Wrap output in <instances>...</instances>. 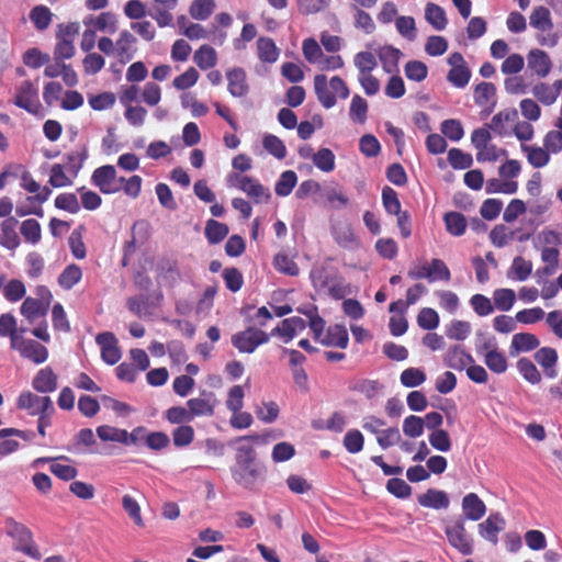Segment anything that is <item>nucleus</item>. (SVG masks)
I'll use <instances>...</instances> for the list:
<instances>
[{"label": "nucleus", "instance_id": "62", "mask_svg": "<svg viewBox=\"0 0 562 562\" xmlns=\"http://www.w3.org/2000/svg\"><path fill=\"white\" fill-rule=\"evenodd\" d=\"M405 76L407 79L420 82L426 79L428 68L425 63L419 60H409L404 67Z\"/></svg>", "mask_w": 562, "mask_h": 562}, {"label": "nucleus", "instance_id": "10", "mask_svg": "<svg viewBox=\"0 0 562 562\" xmlns=\"http://www.w3.org/2000/svg\"><path fill=\"white\" fill-rule=\"evenodd\" d=\"M95 342L101 348V358L105 363L113 366L119 362L121 359V350L113 333L103 331L98 334Z\"/></svg>", "mask_w": 562, "mask_h": 562}, {"label": "nucleus", "instance_id": "7", "mask_svg": "<svg viewBox=\"0 0 562 562\" xmlns=\"http://www.w3.org/2000/svg\"><path fill=\"white\" fill-rule=\"evenodd\" d=\"M16 407L27 411L32 416L43 414L44 412H55L54 404L48 396H40L31 391H23L18 400Z\"/></svg>", "mask_w": 562, "mask_h": 562}, {"label": "nucleus", "instance_id": "20", "mask_svg": "<svg viewBox=\"0 0 562 562\" xmlns=\"http://www.w3.org/2000/svg\"><path fill=\"white\" fill-rule=\"evenodd\" d=\"M257 57L262 64H273L279 59L280 48L271 37L260 36L256 42Z\"/></svg>", "mask_w": 562, "mask_h": 562}, {"label": "nucleus", "instance_id": "29", "mask_svg": "<svg viewBox=\"0 0 562 562\" xmlns=\"http://www.w3.org/2000/svg\"><path fill=\"white\" fill-rule=\"evenodd\" d=\"M529 20L530 25L540 32H551L553 29L551 12L547 7L539 5L533 8Z\"/></svg>", "mask_w": 562, "mask_h": 562}, {"label": "nucleus", "instance_id": "14", "mask_svg": "<svg viewBox=\"0 0 562 562\" xmlns=\"http://www.w3.org/2000/svg\"><path fill=\"white\" fill-rule=\"evenodd\" d=\"M306 321L299 316H293L290 318L283 319L279 326L272 329L270 333L271 336L279 335L283 337L284 342L291 341L296 334L303 331L306 328Z\"/></svg>", "mask_w": 562, "mask_h": 562}, {"label": "nucleus", "instance_id": "57", "mask_svg": "<svg viewBox=\"0 0 562 562\" xmlns=\"http://www.w3.org/2000/svg\"><path fill=\"white\" fill-rule=\"evenodd\" d=\"M425 423L423 417L407 416L403 422V432L409 438H417L424 434Z\"/></svg>", "mask_w": 562, "mask_h": 562}, {"label": "nucleus", "instance_id": "37", "mask_svg": "<svg viewBox=\"0 0 562 562\" xmlns=\"http://www.w3.org/2000/svg\"><path fill=\"white\" fill-rule=\"evenodd\" d=\"M82 278V271L79 266L68 265L58 276V284L65 289H72Z\"/></svg>", "mask_w": 562, "mask_h": 562}, {"label": "nucleus", "instance_id": "25", "mask_svg": "<svg viewBox=\"0 0 562 562\" xmlns=\"http://www.w3.org/2000/svg\"><path fill=\"white\" fill-rule=\"evenodd\" d=\"M418 504L426 508L442 509L449 506V497L446 492L429 488L417 498Z\"/></svg>", "mask_w": 562, "mask_h": 562}, {"label": "nucleus", "instance_id": "13", "mask_svg": "<svg viewBox=\"0 0 562 562\" xmlns=\"http://www.w3.org/2000/svg\"><path fill=\"white\" fill-rule=\"evenodd\" d=\"M32 387L38 393H53L58 387V375L50 367L42 368L32 379Z\"/></svg>", "mask_w": 562, "mask_h": 562}, {"label": "nucleus", "instance_id": "43", "mask_svg": "<svg viewBox=\"0 0 562 562\" xmlns=\"http://www.w3.org/2000/svg\"><path fill=\"white\" fill-rule=\"evenodd\" d=\"M484 362L491 371L497 374L504 373L508 367L506 357L498 350L485 352Z\"/></svg>", "mask_w": 562, "mask_h": 562}, {"label": "nucleus", "instance_id": "46", "mask_svg": "<svg viewBox=\"0 0 562 562\" xmlns=\"http://www.w3.org/2000/svg\"><path fill=\"white\" fill-rule=\"evenodd\" d=\"M519 373L531 384H538L541 381V374L535 363L528 358H520L517 361Z\"/></svg>", "mask_w": 562, "mask_h": 562}, {"label": "nucleus", "instance_id": "9", "mask_svg": "<svg viewBox=\"0 0 562 562\" xmlns=\"http://www.w3.org/2000/svg\"><path fill=\"white\" fill-rule=\"evenodd\" d=\"M218 401L212 391L202 390L198 397H192L187 402L192 418L212 417Z\"/></svg>", "mask_w": 562, "mask_h": 562}, {"label": "nucleus", "instance_id": "60", "mask_svg": "<svg viewBox=\"0 0 562 562\" xmlns=\"http://www.w3.org/2000/svg\"><path fill=\"white\" fill-rule=\"evenodd\" d=\"M199 78V71L194 67H189L183 74L173 79L172 86L177 90H187L193 87L198 82Z\"/></svg>", "mask_w": 562, "mask_h": 562}, {"label": "nucleus", "instance_id": "52", "mask_svg": "<svg viewBox=\"0 0 562 562\" xmlns=\"http://www.w3.org/2000/svg\"><path fill=\"white\" fill-rule=\"evenodd\" d=\"M97 435L102 441L125 442L126 430L109 425H101L97 428Z\"/></svg>", "mask_w": 562, "mask_h": 562}, {"label": "nucleus", "instance_id": "6", "mask_svg": "<svg viewBox=\"0 0 562 562\" xmlns=\"http://www.w3.org/2000/svg\"><path fill=\"white\" fill-rule=\"evenodd\" d=\"M13 103L18 108H21L31 114H37L41 108L38 89L30 80L22 81L16 88Z\"/></svg>", "mask_w": 562, "mask_h": 562}, {"label": "nucleus", "instance_id": "27", "mask_svg": "<svg viewBox=\"0 0 562 562\" xmlns=\"http://www.w3.org/2000/svg\"><path fill=\"white\" fill-rule=\"evenodd\" d=\"M135 43L136 37L128 31L124 30L120 33L115 46L116 55L121 61H130L134 57L136 52V48L134 47Z\"/></svg>", "mask_w": 562, "mask_h": 562}, {"label": "nucleus", "instance_id": "2", "mask_svg": "<svg viewBox=\"0 0 562 562\" xmlns=\"http://www.w3.org/2000/svg\"><path fill=\"white\" fill-rule=\"evenodd\" d=\"M271 335L254 326L232 336L233 346L241 353H252L260 345L267 344Z\"/></svg>", "mask_w": 562, "mask_h": 562}, {"label": "nucleus", "instance_id": "23", "mask_svg": "<svg viewBox=\"0 0 562 562\" xmlns=\"http://www.w3.org/2000/svg\"><path fill=\"white\" fill-rule=\"evenodd\" d=\"M314 90L317 95V100L325 109H331L335 106L337 102L336 95L330 89L325 75H316L314 77Z\"/></svg>", "mask_w": 562, "mask_h": 562}, {"label": "nucleus", "instance_id": "50", "mask_svg": "<svg viewBox=\"0 0 562 562\" xmlns=\"http://www.w3.org/2000/svg\"><path fill=\"white\" fill-rule=\"evenodd\" d=\"M25 294L26 288L21 280L12 279L3 286V295L11 303L22 300Z\"/></svg>", "mask_w": 562, "mask_h": 562}, {"label": "nucleus", "instance_id": "11", "mask_svg": "<svg viewBox=\"0 0 562 562\" xmlns=\"http://www.w3.org/2000/svg\"><path fill=\"white\" fill-rule=\"evenodd\" d=\"M227 90L236 98L246 97L249 92L247 74L241 67H234L226 71Z\"/></svg>", "mask_w": 562, "mask_h": 562}, {"label": "nucleus", "instance_id": "35", "mask_svg": "<svg viewBox=\"0 0 562 562\" xmlns=\"http://www.w3.org/2000/svg\"><path fill=\"white\" fill-rule=\"evenodd\" d=\"M446 229L453 236H462L467 229V220L462 213L448 212L443 216Z\"/></svg>", "mask_w": 562, "mask_h": 562}, {"label": "nucleus", "instance_id": "56", "mask_svg": "<svg viewBox=\"0 0 562 562\" xmlns=\"http://www.w3.org/2000/svg\"><path fill=\"white\" fill-rule=\"evenodd\" d=\"M335 241L342 248L353 249L358 246V239L350 226H342L334 232Z\"/></svg>", "mask_w": 562, "mask_h": 562}, {"label": "nucleus", "instance_id": "31", "mask_svg": "<svg viewBox=\"0 0 562 562\" xmlns=\"http://www.w3.org/2000/svg\"><path fill=\"white\" fill-rule=\"evenodd\" d=\"M54 14L52 11L43 4L35 5L31 9L29 18L31 22L33 23L34 27L43 32L48 29L53 21Z\"/></svg>", "mask_w": 562, "mask_h": 562}, {"label": "nucleus", "instance_id": "38", "mask_svg": "<svg viewBox=\"0 0 562 562\" xmlns=\"http://www.w3.org/2000/svg\"><path fill=\"white\" fill-rule=\"evenodd\" d=\"M20 233L24 240L32 245H36L42 238V228L37 220L29 218L21 223Z\"/></svg>", "mask_w": 562, "mask_h": 562}, {"label": "nucleus", "instance_id": "15", "mask_svg": "<svg viewBox=\"0 0 562 562\" xmlns=\"http://www.w3.org/2000/svg\"><path fill=\"white\" fill-rule=\"evenodd\" d=\"M496 87L492 82H480L474 87V102L480 108H485L491 113L496 104L495 101Z\"/></svg>", "mask_w": 562, "mask_h": 562}, {"label": "nucleus", "instance_id": "41", "mask_svg": "<svg viewBox=\"0 0 562 562\" xmlns=\"http://www.w3.org/2000/svg\"><path fill=\"white\" fill-rule=\"evenodd\" d=\"M495 307L499 311H509L516 302V293L513 289H497L493 293Z\"/></svg>", "mask_w": 562, "mask_h": 562}, {"label": "nucleus", "instance_id": "24", "mask_svg": "<svg viewBox=\"0 0 562 562\" xmlns=\"http://www.w3.org/2000/svg\"><path fill=\"white\" fill-rule=\"evenodd\" d=\"M462 509L468 519L476 521L485 515L486 506L475 493H470L462 499Z\"/></svg>", "mask_w": 562, "mask_h": 562}, {"label": "nucleus", "instance_id": "47", "mask_svg": "<svg viewBox=\"0 0 562 562\" xmlns=\"http://www.w3.org/2000/svg\"><path fill=\"white\" fill-rule=\"evenodd\" d=\"M532 93L544 105L553 104L558 99V90L552 86L540 82L532 88Z\"/></svg>", "mask_w": 562, "mask_h": 562}, {"label": "nucleus", "instance_id": "12", "mask_svg": "<svg viewBox=\"0 0 562 562\" xmlns=\"http://www.w3.org/2000/svg\"><path fill=\"white\" fill-rule=\"evenodd\" d=\"M238 188L245 192L255 203L268 202L271 194L258 180L248 176L238 177Z\"/></svg>", "mask_w": 562, "mask_h": 562}, {"label": "nucleus", "instance_id": "48", "mask_svg": "<svg viewBox=\"0 0 562 562\" xmlns=\"http://www.w3.org/2000/svg\"><path fill=\"white\" fill-rule=\"evenodd\" d=\"M172 441L177 448L188 447L194 439V429L190 425H180L172 430Z\"/></svg>", "mask_w": 562, "mask_h": 562}, {"label": "nucleus", "instance_id": "39", "mask_svg": "<svg viewBox=\"0 0 562 562\" xmlns=\"http://www.w3.org/2000/svg\"><path fill=\"white\" fill-rule=\"evenodd\" d=\"M485 190L488 194L492 193H505V194H514L518 190V182L515 180L507 179H488L486 182Z\"/></svg>", "mask_w": 562, "mask_h": 562}, {"label": "nucleus", "instance_id": "54", "mask_svg": "<svg viewBox=\"0 0 562 562\" xmlns=\"http://www.w3.org/2000/svg\"><path fill=\"white\" fill-rule=\"evenodd\" d=\"M115 94L110 91H105L97 95H90L88 98V103L94 111H103L111 109L115 104Z\"/></svg>", "mask_w": 562, "mask_h": 562}, {"label": "nucleus", "instance_id": "53", "mask_svg": "<svg viewBox=\"0 0 562 562\" xmlns=\"http://www.w3.org/2000/svg\"><path fill=\"white\" fill-rule=\"evenodd\" d=\"M448 161L453 169H468L472 166L473 158L471 154L459 148H451L448 151Z\"/></svg>", "mask_w": 562, "mask_h": 562}, {"label": "nucleus", "instance_id": "64", "mask_svg": "<svg viewBox=\"0 0 562 562\" xmlns=\"http://www.w3.org/2000/svg\"><path fill=\"white\" fill-rule=\"evenodd\" d=\"M222 277L226 288L232 292L239 291L244 284V277L241 272L235 267L225 268L223 270Z\"/></svg>", "mask_w": 562, "mask_h": 562}, {"label": "nucleus", "instance_id": "63", "mask_svg": "<svg viewBox=\"0 0 562 562\" xmlns=\"http://www.w3.org/2000/svg\"><path fill=\"white\" fill-rule=\"evenodd\" d=\"M274 268L286 276H297L300 269L296 262L285 254H278L273 260Z\"/></svg>", "mask_w": 562, "mask_h": 562}, {"label": "nucleus", "instance_id": "45", "mask_svg": "<svg viewBox=\"0 0 562 562\" xmlns=\"http://www.w3.org/2000/svg\"><path fill=\"white\" fill-rule=\"evenodd\" d=\"M312 160L324 172H330L335 169V155L329 148H321L313 154Z\"/></svg>", "mask_w": 562, "mask_h": 562}, {"label": "nucleus", "instance_id": "36", "mask_svg": "<svg viewBox=\"0 0 562 562\" xmlns=\"http://www.w3.org/2000/svg\"><path fill=\"white\" fill-rule=\"evenodd\" d=\"M425 19L438 31L443 30L448 23L445 10L440 5L431 2L426 4Z\"/></svg>", "mask_w": 562, "mask_h": 562}, {"label": "nucleus", "instance_id": "16", "mask_svg": "<svg viewBox=\"0 0 562 562\" xmlns=\"http://www.w3.org/2000/svg\"><path fill=\"white\" fill-rule=\"evenodd\" d=\"M323 346L345 349L349 344V335L344 325L335 324L326 329L325 335L319 339Z\"/></svg>", "mask_w": 562, "mask_h": 562}, {"label": "nucleus", "instance_id": "4", "mask_svg": "<svg viewBox=\"0 0 562 562\" xmlns=\"http://www.w3.org/2000/svg\"><path fill=\"white\" fill-rule=\"evenodd\" d=\"M124 177H117L116 169L112 165L101 166L92 172L91 182L103 194H114L121 191Z\"/></svg>", "mask_w": 562, "mask_h": 562}, {"label": "nucleus", "instance_id": "5", "mask_svg": "<svg viewBox=\"0 0 562 562\" xmlns=\"http://www.w3.org/2000/svg\"><path fill=\"white\" fill-rule=\"evenodd\" d=\"M445 532L449 543L461 554H472L473 541L465 530L464 520L462 518H458L451 524H448L445 528Z\"/></svg>", "mask_w": 562, "mask_h": 562}, {"label": "nucleus", "instance_id": "59", "mask_svg": "<svg viewBox=\"0 0 562 562\" xmlns=\"http://www.w3.org/2000/svg\"><path fill=\"white\" fill-rule=\"evenodd\" d=\"M440 130L443 136L452 142L460 140L464 135V130L461 122L454 119L442 121Z\"/></svg>", "mask_w": 562, "mask_h": 562}, {"label": "nucleus", "instance_id": "55", "mask_svg": "<svg viewBox=\"0 0 562 562\" xmlns=\"http://www.w3.org/2000/svg\"><path fill=\"white\" fill-rule=\"evenodd\" d=\"M401 383L406 387H416L426 381V374L418 368H407L400 376Z\"/></svg>", "mask_w": 562, "mask_h": 562}, {"label": "nucleus", "instance_id": "33", "mask_svg": "<svg viewBox=\"0 0 562 562\" xmlns=\"http://www.w3.org/2000/svg\"><path fill=\"white\" fill-rule=\"evenodd\" d=\"M401 50L393 46H383L378 50L384 71L392 74L397 71Z\"/></svg>", "mask_w": 562, "mask_h": 562}, {"label": "nucleus", "instance_id": "44", "mask_svg": "<svg viewBox=\"0 0 562 562\" xmlns=\"http://www.w3.org/2000/svg\"><path fill=\"white\" fill-rule=\"evenodd\" d=\"M297 182V176L293 170L283 171L276 183L274 191L279 196L289 195Z\"/></svg>", "mask_w": 562, "mask_h": 562}, {"label": "nucleus", "instance_id": "30", "mask_svg": "<svg viewBox=\"0 0 562 562\" xmlns=\"http://www.w3.org/2000/svg\"><path fill=\"white\" fill-rule=\"evenodd\" d=\"M560 251L555 247H546L541 251V260L544 267L537 271L538 276L550 277L554 274L559 267Z\"/></svg>", "mask_w": 562, "mask_h": 562}, {"label": "nucleus", "instance_id": "19", "mask_svg": "<svg viewBox=\"0 0 562 562\" xmlns=\"http://www.w3.org/2000/svg\"><path fill=\"white\" fill-rule=\"evenodd\" d=\"M528 68L538 77H546L551 68L552 61L550 56L541 49H531L527 56Z\"/></svg>", "mask_w": 562, "mask_h": 562}, {"label": "nucleus", "instance_id": "8", "mask_svg": "<svg viewBox=\"0 0 562 562\" xmlns=\"http://www.w3.org/2000/svg\"><path fill=\"white\" fill-rule=\"evenodd\" d=\"M13 349L18 350L21 357L35 364L44 363L48 359V349L41 342L33 339L13 338Z\"/></svg>", "mask_w": 562, "mask_h": 562}, {"label": "nucleus", "instance_id": "18", "mask_svg": "<svg viewBox=\"0 0 562 562\" xmlns=\"http://www.w3.org/2000/svg\"><path fill=\"white\" fill-rule=\"evenodd\" d=\"M19 221L9 216L1 223L0 245L7 249L14 250L20 246V237L16 233Z\"/></svg>", "mask_w": 562, "mask_h": 562}, {"label": "nucleus", "instance_id": "1", "mask_svg": "<svg viewBox=\"0 0 562 562\" xmlns=\"http://www.w3.org/2000/svg\"><path fill=\"white\" fill-rule=\"evenodd\" d=\"M265 442V437L258 434L239 436L229 445L236 446L235 464L231 468L232 477L241 487L255 491L260 482L266 480V467L257 460L254 443Z\"/></svg>", "mask_w": 562, "mask_h": 562}, {"label": "nucleus", "instance_id": "3", "mask_svg": "<svg viewBox=\"0 0 562 562\" xmlns=\"http://www.w3.org/2000/svg\"><path fill=\"white\" fill-rule=\"evenodd\" d=\"M36 291L40 297H26L20 307L21 314L30 323L47 314L53 299L50 291L44 285L38 286Z\"/></svg>", "mask_w": 562, "mask_h": 562}, {"label": "nucleus", "instance_id": "22", "mask_svg": "<svg viewBox=\"0 0 562 562\" xmlns=\"http://www.w3.org/2000/svg\"><path fill=\"white\" fill-rule=\"evenodd\" d=\"M445 363L454 370L462 371L474 363L473 357L460 346L450 347L445 356Z\"/></svg>", "mask_w": 562, "mask_h": 562}, {"label": "nucleus", "instance_id": "34", "mask_svg": "<svg viewBox=\"0 0 562 562\" xmlns=\"http://www.w3.org/2000/svg\"><path fill=\"white\" fill-rule=\"evenodd\" d=\"M229 233V228L225 223L216 220H209L205 224L204 234L207 241L212 245L221 243Z\"/></svg>", "mask_w": 562, "mask_h": 562}, {"label": "nucleus", "instance_id": "40", "mask_svg": "<svg viewBox=\"0 0 562 562\" xmlns=\"http://www.w3.org/2000/svg\"><path fill=\"white\" fill-rule=\"evenodd\" d=\"M83 231L85 227L80 225L71 232L68 238L70 251L77 259H85L87 256L86 245L83 243Z\"/></svg>", "mask_w": 562, "mask_h": 562}, {"label": "nucleus", "instance_id": "32", "mask_svg": "<svg viewBox=\"0 0 562 562\" xmlns=\"http://www.w3.org/2000/svg\"><path fill=\"white\" fill-rule=\"evenodd\" d=\"M193 61L202 69L213 68L217 64V53L210 45H202L193 55Z\"/></svg>", "mask_w": 562, "mask_h": 562}, {"label": "nucleus", "instance_id": "49", "mask_svg": "<svg viewBox=\"0 0 562 562\" xmlns=\"http://www.w3.org/2000/svg\"><path fill=\"white\" fill-rule=\"evenodd\" d=\"M122 507L136 526H144L140 506L133 496L125 494L122 497Z\"/></svg>", "mask_w": 562, "mask_h": 562}, {"label": "nucleus", "instance_id": "28", "mask_svg": "<svg viewBox=\"0 0 562 562\" xmlns=\"http://www.w3.org/2000/svg\"><path fill=\"white\" fill-rule=\"evenodd\" d=\"M521 151L526 154L528 162L533 168H542L547 166L550 161V153L546 149V147L532 146L527 144H521Z\"/></svg>", "mask_w": 562, "mask_h": 562}, {"label": "nucleus", "instance_id": "21", "mask_svg": "<svg viewBox=\"0 0 562 562\" xmlns=\"http://www.w3.org/2000/svg\"><path fill=\"white\" fill-rule=\"evenodd\" d=\"M178 0H155L154 10L149 13L160 27L172 23L171 11L177 7Z\"/></svg>", "mask_w": 562, "mask_h": 562}, {"label": "nucleus", "instance_id": "26", "mask_svg": "<svg viewBox=\"0 0 562 562\" xmlns=\"http://www.w3.org/2000/svg\"><path fill=\"white\" fill-rule=\"evenodd\" d=\"M540 341L536 335L530 333H518L513 336L510 344V355L528 352L539 347Z\"/></svg>", "mask_w": 562, "mask_h": 562}, {"label": "nucleus", "instance_id": "42", "mask_svg": "<svg viewBox=\"0 0 562 562\" xmlns=\"http://www.w3.org/2000/svg\"><path fill=\"white\" fill-rule=\"evenodd\" d=\"M368 102L359 94H355L351 99L349 108V116L353 122L364 124L367 121Z\"/></svg>", "mask_w": 562, "mask_h": 562}, {"label": "nucleus", "instance_id": "51", "mask_svg": "<svg viewBox=\"0 0 562 562\" xmlns=\"http://www.w3.org/2000/svg\"><path fill=\"white\" fill-rule=\"evenodd\" d=\"M515 237V232L503 224L496 225L490 233L491 243L498 248L506 246Z\"/></svg>", "mask_w": 562, "mask_h": 562}, {"label": "nucleus", "instance_id": "61", "mask_svg": "<svg viewBox=\"0 0 562 562\" xmlns=\"http://www.w3.org/2000/svg\"><path fill=\"white\" fill-rule=\"evenodd\" d=\"M263 148L278 159H283L286 156V148L284 143L276 135L269 134L263 137Z\"/></svg>", "mask_w": 562, "mask_h": 562}, {"label": "nucleus", "instance_id": "17", "mask_svg": "<svg viewBox=\"0 0 562 562\" xmlns=\"http://www.w3.org/2000/svg\"><path fill=\"white\" fill-rule=\"evenodd\" d=\"M505 519L499 513L491 514L485 521L479 525L480 533L482 537L493 542L498 541V532L505 528Z\"/></svg>", "mask_w": 562, "mask_h": 562}, {"label": "nucleus", "instance_id": "58", "mask_svg": "<svg viewBox=\"0 0 562 562\" xmlns=\"http://www.w3.org/2000/svg\"><path fill=\"white\" fill-rule=\"evenodd\" d=\"M471 78V71L468 66L451 67L448 72V81L456 88H464Z\"/></svg>", "mask_w": 562, "mask_h": 562}]
</instances>
